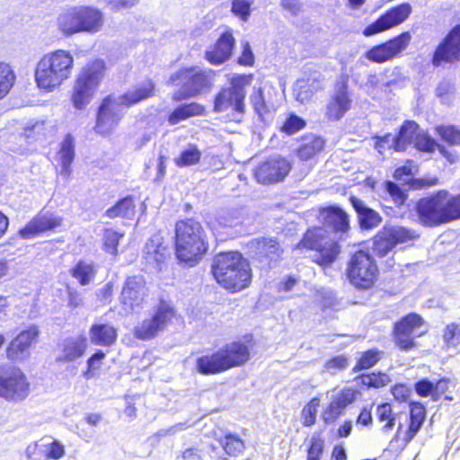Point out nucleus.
<instances>
[{
    "label": "nucleus",
    "mask_w": 460,
    "mask_h": 460,
    "mask_svg": "<svg viewBox=\"0 0 460 460\" xmlns=\"http://www.w3.org/2000/svg\"><path fill=\"white\" fill-rule=\"evenodd\" d=\"M425 419L426 408L424 404L418 401L411 402L409 403V422L403 438L405 443H409L414 438Z\"/></svg>",
    "instance_id": "nucleus-34"
},
{
    "label": "nucleus",
    "mask_w": 460,
    "mask_h": 460,
    "mask_svg": "<svg viewBox=\"0 0 460 460\" xmlns=\"http://www.w3.org/2000/svg\"><path fill=\"white\" fill-rule=\"evenodd\" d=\"M351 100L347 91V84L344 83L330 98L325 111V116L329 120H339L350 109Z\"/></svg>",
    "instance_id": "nucleus-32"
},
{
    "label": "nucleus",
    "mask_w": 460,
    "mask_h": 460,
    "mask_svg": "<svg viewBox=\"0 0 460 460\" xmlns=\"http://www.w3.org/2000/svg\"><path fill=\"white\" fill-rule=\"evenodd\" d=\"M14 80L15 75L10 66L0 62V100L9 93Z\"/></svg>",
    "instance_id": "nucleus-53"
},
{
    "label": "nucleus",
    "mask_w": 460,
    "mask_h": 460,
    "mask_svg": "<svg viewBox=\"0 0 460 460\" xmlns=\"http://www.w3.org/2000/svg\"><path fill=\"white\" fill-rule=\"evenodd\" d=\"M424 324L423 318L416 313H410L402 316L393 324L392 338L394 346L401 351L409 352L418 347L416 337L423 332L415 335V332Z\"/></svg>",
    "instance_id": "nucleus-11"
},
{
    "label": "nucleus",
    "mask_w": 460,
    "mask_h": 460,
    "mask_svg": "<svg viewBox=\"0 0 460 460\" xmlns=\"http://www.w3.org/2000/svg\"><path fill=\"white\" fill-rule=\"evenodd\" d=\"M254 75L252 73L248 74H234L229 80V86L227 88H232L233 92L237 93L239 94H243V97L245 99L246 91L245 88L249 86Z\"/></svg>",
    "instance_id": "nucleus-54"
},
{
    "label": "nucleus",
    "mask_w": 460,
    "mask_h": 460,
    "mask_svg": "<svg viewBox=\"0 0 460 460\" xmlns=\"http://www.w3.org/2000/svg\"><path fill=\"white\" fill-rule=\"evenodd\" d=\"M296 249L316 252L317 256L314 261L322 268L331 266L341 250L339 242L328 238L320 226L308 228L296 244Z\"/></svg>",
    "instance_id": "nucleus-9"
},
{
    "label": "nucleus",
    "mask_w": 460,
    "mask_h": 460,
    "mask_svg": "<svg viewBox=\"0 0 460 460\" xmlns=\"http://www.w3.org/2000/svg\"><path fill=\"white\" fill-rule=\"evenodd\" d=\"M411 6L409 3H402L387 9L376 21L366 26L362 34L370 37L388 31L402 23L411 14Z\"/></svg>",
    "instance_id": "nucleus-17"
},
{
    "label": "nucleus",
    "mask_w": 460,
    "mask_h": 460,
    "mask_svg": "<svg viewBox=\"0 0 460 460\" xmlns=\"http://www.w3.org/2000/svg\"><path fill=\"white\" fill-rule=\"evenodd\" d=\"M251 104L255 113L264 119L267 115L277 110V105L269 98L266 99L261 87L254 88L250 95Z\"/></svg>",
    "instance_id": "nucleus-43"
},
{
    "label": "nucleus",
    "mask_w": 460,
    "mask_h": 460,
    "mask_svg": "<svg viewBox=\"0 0 460 460\" xmlns=\"http://www.w3.org/2000/svg\"><path fill=\"white\" fill-rule=\"evenodd\" d=\"M105 64L102 60L96 59L89 62L80 71L75 82L95 93L105 75Z\"/></svg>",
    "instance_id": "nucleus-29"
},
{
    "label": "nucleus",
    "mask_w": 460,
    "mask_h": 460,
    "mask_svg": "<svg viewBox=\"0 0 460 460\" xmlns=\"http://www.w3.org/2000/svg\"><path fill=\"white\" fill-rule=\"evenodd\" d=\"M121 237L122 234H119L118 232L112 229H106L103 234L104 250L111 254H116L117 245Z\"/></svg>",
    "instance_id": "nucleus-62"
},
{
    "label": "nucleus",
    "mask_w": 460,
    "mask_h": 460,
    "mask_svg": "<svg viewBox=\"0 0 460 460\" xmlns=\"http://www.w3.org/2000/svg\"><path fill=\"white\" fill-rule=\"evenodd\" d=\"M143 279L141 277H131L127 282L121 292V304L125 313H140L142 310L143 298Z\"/></svg>",
    "instance_id": "nucleus-23"
},
{
    "label": "nucleus",
    "mask_w": 460,
    "mask_h": 460,
    "mask_svg": "<svg viewBox=\"0 0 460 460\" xmlns=\"http://www.w3.org/2000/svg\"><path fill=\"white\" fill-rule=\"evenodd\" d=\"M217 441L228 457L238 456L245 448L244 440L238 434L230 431L224 432Z\"/></svg>",
    "instance_id": "nucleus-40"
},
{
    "label": "nucleus",
    "mask_w": 460,
    "mask_h": 460,
    "mask_svg": "<svg viewBox=\"0 0 460 460\" xmlns=\"http://www.w3.org/2000/svg\"><path fill=\"white\" fill-rule=\"evenodd\" d=\"M93 95L94 93L90 90L83 87V85L77 84L76 82L74 83L71 100L75 109H84L90 103Z\"/></svg>",
    "instance_id": "nucleus-49"
},
{
    "label": "nucleus",
    "mask_w": 460,
    "mask_h": 460,
    "mask_svg": "<svg viewBox=\"0 0 460 460\" xmlns=\"http://www.w3.org/2000/svg\"><path fill=\"white\" fill-rule=\"evenodd\" d=\"M236 45L234 31L226 28L205 51V59L214 66H220L229 60Z\"/></svg>",
    "instance_id": "nucleus-19"
},
{
    "label": "nucleus",
    "mask_w": 460,
    "mask_h": 460,
    "mask_svg": "<svg viewBox=\"0 0 460 460\" xmlns=\"http://www.w3.org/2000/svg\"><path fill=\"white\" fill-rule=\"evenodd\" d=\"M236 63L244 67H252L255 65V56L252 46L248 41L241 43V52L237 57Z\"/></svg>",
    "instance_id": "nucleus-61"
},
{
    "label": "nucleus",
    "mask_w": 460,
    "mask_h": 460,
    "mask_svg": "<svg viewBox=\"0 0 460 460\" xmlns=\"http://www.w3.org/2000/svg\"><path fill=\"white\" fill-rule=\"evenodd\" d=\"M292 170V163L281 155H272L261 162L254 169L257 182L272 185L283 181Z\"/></svg>",
    "instance_id": "nucleus-15"
},
{
    "label": "nucleus",
    "mask_w": 460,
    "mask_h": 460,
    "mask_svg": "<svg viewBox=\"0 0 460 460\" xmlns=\"http://www.w3.org/2000/svg\"><path fill=\"white\" fill-rule=\"evenodd\" d=\"M345 276L354 288L367 291L376 286L380 270L372 253L358 249L349 255L346 263Z\"/></svg>",
    "instance_id": "nucleus-8"
},
{
    "label": "nucleus",
    "mask_w": 460,
    "mask_h": 460,
    "mask_svg": "<svg viewBox=\"0 0 460 460\" xmlns=\"http://www.w3.org/2000/svg\"><path fill=\"white\" fill-rule=\"evenodd\" d=\"M435 132L447 144H460V128L455 125H438Z\"/></svg>",
    "instance_id": "nucleus-52"
},
{
    "label": "nucleus",
    "mask_w": 460,
    "mask_h": 460,
    "mask_svg": "<svg viewBox=\"0 0 460 460\" xmlns=\"http://www.w3.org/2000/svg\"><path fill=\"white\" fill-rule=\"evenodd\" d=\"M355 381L363 390H378L387 386L392 382V379L385 372L371 371L359 373L355 377Z\"/></svg>",
    "instance_id": "nucleus-39"
},
{
    "label": "nucleus",
    "mask_w": 460,
    "mask_h": 460,
    "mask_svg": "<svg viewBox=\"0 0 460 460\" xmlns=\"http://www.w3.org/2000/svg\"><path fill=\"white\" fill-rule=\"evenodd\" d=\"M323 224L332 232L345 234L350 229L349 217L345 210L338 206H327L319 210Z\"/></svg>",
    "instance_id": "nucleus-30"
},
{
    "label": "nucleus",
    "mask_w": 460,
    "mask_h": 460,
    "mask_svg": "<svg viewBox=\"0 0 460 460\" xmlns=\"http://www.w3.org/2000/svg\"><path fill=\"white\" fill-rule=\"evenodd\" d=\"M175 317L174 306L165 300H160L146 326V340L155 338L164 332Z\"/></svg>",
    "instance_id": "nucleus-20"
},
{
    "label": "nucleus",
    "mask_w": 460,
    "mask_h": 460,
    "mask_svg": "<svg viewBox=\"0 0 460 460\" xmlns=\"http://www.w3.org/2000/svg\"><path fill=\"white\" fill-rule=\"evenodd\" d=\"M30 384L17 367L0 366V398L9 402H20L29 395Z\"/></svg>",
    "instance_id": "nucleus-10"
},
{
    "label": "nucleus",
    "mask_w": 460,
    "mask_h": 460,
    "mask_svg": "<svg viewBox=\"0 0 460 460\" xmlns=\"http://www.w3.org/2000/svg\"><path fill=\"white\" fill-rule=\"evenodd\" d=\"M74 146H61L57 155V161L61 164L62 169L60 174L66 177L70 175V164L75 156Z\"/></svg>",
    "instance_id": "nucleus-55"
},
{
    "label": "nucleus",
    "mask_w": 460,
    "mask_h": 460,
    "mask_svg": "<svg viewBox=\"0 0 460 460\" xmlns=\"http://www.w3.org/2000/svg\"><path fill=\"white\" fill-rule=\"evenodd\" d=\"M105 358V353L98 350L92 355L87 360V369L84 372L83 376L86 380L95 377L97 371L101 368L102 361Z\"/></svg>",
    "instance_id": "nucleus-60"
},
{
    "label": "nucleus",
    "mask_w": 460,
    "mask_h": 460,
    "mask_svg": "<svg viewBox=\"0 0 460 460\" xmlns=\"http://www.w3.org/2000/svg\"><path fill=\"white\" fill-rule=\"evenodd\" d=\"M207 114L206 107L197 102L182 103L175 107L167 117L171 125L178 124L192 117H201Z\"/></svg>",
    "instance_id": "nucleus-38"
},
{
    "label": "nucleus",
    "mask_w": 460,
    "mask_h": 460,
    "mask_svg": "<svg viewBox=\"0 0 460 460\" xmlns=\"http://www.w3.org/2000/svg\"><path fill=\"white\" fill-rule=\"evenodd\" d=\"M450 385L451 380L447 377H441L435 383L428 378H422L414 384V390L420 397L429 396L434 402L442 398L445 401L452 402L454 400L453 396L447 394L449 391Z\"/></svg>",
    "instance_id": "nucleus-25"
},
{
    "label": "nucleus",
    "mask_w": 460,
    "mask_h": 460,
    "mask_svg": "<svg viewBox=\"0 0 460 460\" xmlns=\"http://www.w3.org/2000/svg\"><path fill=\"white\" fill-rule=\"evenodd\" d=\"M201 153L195 146L188 148L175 159V164L179 167L191 166L198 164L200 160Z\"/></svg>",
    "instance_id": "nucleus-57"
},
{
    "label": "nucleus",
    "mask_w": 460,
    "mask_h": 460,
    "mask_svg": "<svg viewBox=\"0 0 460 460\" xmlns=\"http://www.w3.org/2000/svg\"><path fill=\"white\" fill-rule=\"evenodd\" d=\"M174 231L176 258L189 267L196 266L209 248L208 239L201 223L193 218L178 220Z\"/></svg>",
    "instance_id": "nucleus-4"
},
{
    "label": "nucleus",
    "mask_w": 460,
    "mask_h": 460,
    "mask_svg": "<svg viewBox=\"0 0 460 460\" xmlns=\"http://www.w3.org/2000/svg\"><path fill=\"white\" fill-rule=\"evenodd\" d=\"M87 349V340L84 336L79 335L69 337L60 344V350L57 361L72 363L81 358Z\"/></svg>",
    "instance_id": "nucleus-31"
},
{
    "label": "nucleus",
    "mask_w": 460,
    "mask_h": 460,
    "mask_svg": "<svg viewBox=\"0 0 460 460\" xmlns=\"http://www.w3.org/2000/svg\"><path fill=\"white\" fill-rule=\"evenodd\" d=\"M79 6H72L63 10L57 18V27L65 36H72L81 32Z\"/></svg>",
    "instance_id": "nucleus-36"
},
{
    "label": "nucleus",
    "mask_w": 460,
    "mask_h": 460,
    "mask_svg": "<svg viewBox=\"0 0 460 460\" xmlns=\"http://www.w3.org/2000/svg\"><path fill=\"white\" fill-rule=\"evenodd\" d=\"M67 293V305L71 308H79L84 305V298L83 295L75 288L68 287Z\"/></svg>",
    "instance_id": "nucleus-64"
},
{
    "label": "nucleus",
    "mask_w": 460,
    "mask_h": 460,
    "mask_svg": "<svg viewBox=\"0 0 460 460\" xmlns=\"http://www.w3.org/2000/svg\"><path fill=\"white\" fill-rule=\"evenodd\" d=\"M144 98V89L138 87L128 91L124 95H108L105 97L97 112L94 129L100 135H108L120 121L124 110L140 102Z\"/></svg>",
    "instance_id": "nucleus-7"
},
{
    "label": "nucleus",
    "mask_w": 460,
    "mask_h": 460,
    "mask_svg": "<svg viewBox=\"0 0 460 460\" xmlns=\"http://www.w3.org/2000/svg\"><path fill=\"white\" fill-rule=\"evenodd\" d=\"M320 403V397L314 396L305 404L301 411V423L304 427L309 428L316 423Z\"/></svg>",
    "instance_id": "nucleus-47"
},
{
    "label": "nucleus",
    "mask_w": 460,
    "mask_h": 460,
    "mask_svg": "<svg viewBox=\"0 0 460 460\" xmlns=\"http://www.w3.org/2000/svg\"><path fill=\"white\" fill-rule=\"evenodd\" d=\"M107 217L114 218L121 217L132 218L135 215V205L131 197H127L118 201L113 207L106 211Z\"/></svg>",
    "instance_id": "nucleus-46"
},
{
    "label": "nucleus",
    "mask_w": 460,
    "mask_h": 460,
    "mask_svg": "<svg viewBox=\"0 0 460 460\" xmlns=\"http://www.w3.org/2000/svg\"><path fill=\"white\" fill-rule=\"evenodd\" d=\"M411 40L409 31H402L400 34L370 47L365 52V58L376 64H384L399 57L407 49Z\"/></svg>",
    "instance_id": "nucleus-14"
},
{
    "label": "nucleus",
    "mask_w": 460,
    "mask_h": 460,
    "mask_svg": "<svg viewBox=\"0 0 460 460\" xmlns=\"http://www.w3.org/2000/svg\"><path fill=\"white\" fill-rule=\"evenodd\" d=\"M324 452V438L321 431L314 433L306 449V460L322 459Z\"/></svg>",
    "instance_id": "nucleus-51"
},
{
    "label": "nucleus",
    "mask_w": 460,
    "mask_h": 460,
    "mask_svg": "<svg viewBox=\"0 0 460 460\" xmlns=\"http://www.w3.org/2000/svg\"><path fill=\"white\" fill-rule=\"evenodd\" d=\"M255 346L254 335L245 333L198 357L195 368L202 376H215L241 367L251 360Z\"/></svg>",
    "instance_id": "nucleus-1"
},
{
    "label": "nucleus",
    "mask_w": 460,
    "mask_h": 460,
    "mask_svg": "<svg viewBox=\"0 0 460 460\" xmlns=\"http://www.w3.org/2000/svg\"><path fill=\"white\" fill-rule=\"evenodd\" d=\"M105 64L102 60L96 59L89 62L80 71L75 82L95 93L105 75Z\"/></svg>",
    "instance_id": "nucleus-28"
},
{
    "label": "nucleus",
    "mask_w": 460,
    "mask_h": 460,
    "mask_svg": "<svg viewBox=\"0 0 460 460\" xmlns=\"http://www.w3.org/2000/svg\"><path fill=\"white\" fill-rule=\"evenodd\" d=\"M376 420L382 424L381 429L387 433L391 431L396 423V413L390 402H381L376 409Z\"/></svg>",
    "instance_id": "nucleus-44"
},
{
    "label": "nucleus",
    "mask_w": 460,
    "mask_h": 460,
    "mask_svg": "<svg viewBox=\"0 0 460 460\" xmlns=\"http://www.w3.org/2000/svg\"><path fill=\"white\" fill-rule=\"evenodd\" d=\"M390 392L394 399L399 402H404L408 401L411 396V391L403 383H396L391 386Z\"/></svg>",
    "instance_id": "nucleus-63"
},
{
    "label": "nucleus",
    "mask_w": 460,
    "mask_h": 460,
    "mask_svg": "<svg viewBox=\"0 0 460 460\" xmlns=\"http://www.w3.org/2000/svg\"><path fill=\"white\" fill-rule=\"evenodd\" d=\"M216 72L198 66H183L172 73L169 83L177 87L171 99L174 102L197 97L210 91L215 83Z\"/></svg>",
    "instance_id": "nucleus-5"
},
{
    "label": "nucleus",
    "mask_w": 460,
    "mask_h": 460,
    "mask_svg": "<svg viewBox=\"0 0 460 460\" xmlns=\"http://www.w3.org/2000/svg\"><path fill=\"white\" fill-rule=\"evenodd\" d=\"M355 400L356 391L354 389L345 388L341 390L322 411L321 419L323 423H334Z\"/></svg>",
    "instance_id": "nucleus-21"
},
{
    "label": "nucleus",
    "mask_w": 460,
    "mask_h": 460,
    "mask_svg": "<svg viewBox=\"0 0 460 460\" xmlns=\"http://www.w3.org/2000/svg\"><path fill=\"white\" fill-rule=\"evenodd\" d=\"M384 190L389 195L395 207L402 208L405 205L409 198L406 190L401 188L392 181H386L384 182Z\"/></svg>",
    "instance_id": "nucleus-50"
},
{
    "label": "nucleus",
    "mask_w": 460,
    "mask_h": 460,
    "mask_svg": "<svg viewBox=\"0 0 460 460\" xmlns=\"http://www.w3.org/2000/svg\"><path fill=\"white\" fill-rule=\"evenodd\" d=\"M91 343L96 346L110 347L118 337L117 329L109 323H94L89 329Z\"/></svg>",
    "instance_id": "nucleus-37"
},
{
    "label": "nucleus",
    "mask_w": 460,
    "mask_h": 460,
    "mask_svg": "<svg viewBox=\"0 0 460 460\" xmlns=\"http://www.w3.org/2000/svg\"><path fill=\"white\" fill-rule=\"evenodd\" d=\"M39 330L35 325L21 332L6 349V356L12 360H20L27 358L29 349L36 342Z\"/></svg>",
    "instance_id": "nucleus-24"
},
{
    "label": "nucleus",
    "mask_w": 460,
    "mask_h": 460,
    "mask_svg": "<svg viewBox=\"0 0 460 460\" xmlns=\"http://www.w3.org/2000/svg\"><path fill=\"white\" fill-rule=\"evenodd\" d=\"M146 254L156 263L164 262L170 257V248L160 234L152 235L146 243Z\"/></svg>",
    "instance_id": "nucleus-41"
},
{
    "label": "nucleus",
    "mask_w": 460,
    "mask_h": 460,
    "mask_svg": "<svg viewBox=\"0 0 460 460\" xmlns=\"http://www.w3.org/2000/svg\"><path fill=\"white\" fill-rule=\"evenodd\" d=\"M415 213L420 225L438 227L460 219V193L452 194L447 190H438L419 199Z\"/></svg>",
    "instance_id": "nucleus-3"
},
{
    "label": "nucleus",
    "mask_w": 460,
    "mask_h": 460,
    "mask_svg": "<svg viewBox=\"0 0 460 460\" xmlns=\"http://www.w3.org/2000/svg\"><path fill=\"white\" fill-rule=\"evenodd\" d=\"M254 0H231L232 14L243 22H247L253 11Z\"/></svg>",
    "instance_id": "nucleus-48"
},
{
    "label": "nucleus",
    "mask_w": 460,
    "mask_h": 460,
    "mask_svg": "<svg viewBox=\"0 0 460 460\" xmlns=\"http://www.w3.org/2000/svg\"><path fill=\"white\" fill-rule=\"evenodd\" d=\"M73 66L74 58L69 51L58 49L45 54L35 68L37 85L47 92H53L70 77Z\"/></svg>",
    "instance_id": "nucleus-6"
},
{
    "label": "nucleus",
    "mask_w": 460,
    "mask_h": 460,
    "mask_svg": "<svg viewBox=\"0 0 460 460\" xmlns=\"http://www.w3.org/2000/svg\"><path fill=\"white\" fill-rule=\"evenodd\" d=\"M232 88L222 87L214 96L213 111L217 113L230 112L233 121L240 122L245 112V99L243 94L232 91Z\"/></svg>",
    "instance_id": "nucleus-18"
},
{
    "label": "nucleus",
    "mask_w": 460,
    "mask_h": 460,
    "mask_svg": "<svg viewBox=\"0 0 460 460\" xmlns=\"http://www.w3.org/2000/svg\"><path fill=\"white\" fill-rule=\"evenodd\" d=\"M439 182V179L437 176H424L421 178H411L406 181V185L409 190H423L436 187Z\"/></svg>",
    "instance_id": "nucleus-56"
},
{
    "label": "nucleus",
    "mask_w": 460,
    "mask_h": 460,
    "mask_svg": "<svg viewBox=\"0 0 460 460\" xmlns=\"http://www.w3.org/2000/svg\"><path fill=\"white\" fill-rule=\"evenodd\" d=\"M249 245L252 259L261 270H270L283 260L284 249L276 237L253 238Z\"/></svg>",
    "instance_id": "nucleus-12"
},
{
    "label": "nucleus",
    "mask_w": 460,
    "mask_h": 460,
    "mask_svg": "<svg viewBox=\"0 0 460 460\" xmlns=\"http://www.w3.org/2000/svg\"><path fill=\"white\" fill-rule=\"evenodd\" d=\"M444 342L447 347H456L460 344V325L456 323H451L446 325L443 335Z\"/></svg>",
    "instance_id": "nucleus-59"
},
{
    "label": "nucleus",
    "mask_w": 460,
    "mask_h": 460,
    "mask_svg": "<svg viewBox=\"0 0 460 460\" xmlns=\"http://www.w3.org/2000/svg\"><path fill=\"white\" fill-rule=\"evenodd\" d=\"M420 237L416 231L402 226L383 229L373 237L372 249L376 256L385 257L396 245L407 243Z\"/></svg>",
    "instance_id": "nucleus-13"
},
{
    "label": "nucleus",
    "mask_w": 460,
    "mask_h": 460,
    "mask_svg": "<svg viewBox=\"0 0 460 460\" xmlns=\"http://www.w3.org/2000/svg\"><path fill=\"white\" fill-rule=\"evenodd\" d=\"M305 121L296 114H289L280 127V131L287 135H294L305 127Z\"/></svg>",
    "instance_id": "nucleus-58"
},
{
    "label": "nucleus",
    "mask_w": 460,
    "mask_h": 460,
    "mask_svg": "<svg viewBox=\"0 0 460 460\" xmlns=\"http://www.w3.org/2000/svg\"><path fill=\"white\" fill-rule=\"evenodd\" d=\"M64 455V445L56 439L51 441L41 439L29 445L26 448L29 460H59Z\"/></svg>",
    "instance_id": "nucleus-26"
},
{
    "label": "nucleus",
    "mask_w": 460,
    "mask_h": 460,
    "mask_svg": "<svg viewBox=\"0 0 460 460\" xmlns=\"http://www.w3.org/2000/svg\"><path fill=\"white\" fill-rule=\"evenodd\" d=\"M430 60L434 67L460 62V23L447 31L433 50Z\"/></svg>",
    "instance_id": "nucleus-16"
},
{
    "label": "nucleus",
    "mask_w": 460,
    "mask_h": 460,
    "mask_svg": "<svg viewBox=\"0 0 460 460\" xmlns=\"http://www.w3.org/2000/svg\"><path fill=\"white\" fill-rule=\"evenodd\" d=\"M384 358V351L377 348L366 349L358 354L352 367L353 373H361L376 367Z\"/></svg>",
    "instance_id": "nucleus-42"
},
{
    "label": "nucleus",
    "mask_w": 460,
    "mask_h": 460,
    "mask_svg": "<svg viewBox=\"0 0 460 460\" xmlns=\"http://www.w3.org/2000/svg\"><path fill=\"white\" fill-rule=\"evenodd\" d=\"M62 221V217L49 212L40 213L18 231V235L22 239H32L41 233L60 226Z\"/></svg>",
    "instance_id": "nucleus-22"
},
{
    "label": "nucleus",
    "mask_w": 460,
    "mask_h": 460,
    "mask_svg": "<svg viewBox=\"0 0 460 460\" xmlns=\"http://www.w3.org/2000/svg\"><path fill=\"white\" fill-rule=\"evenodd\" d=\"M73 278L76 279L80 285L86 286L90 284L95 275L96 270L93 263L80 261L70 271Z\"/></svg>",
    "instance_id": "nucleus-45"
},
{
    "label": "nucleus",
    "mask_w": 460,
    "mask_h": 460,
    "mask_svg": "<svg viewBox=\"0 0 460 460\" xmlns=\"http://www.w3.org/2000/svg\"><path fill=\"white\" fill-rule=\"evenodd\" d=\"M210 273L217 284L229 294L247 289L253 278L250 261L238 251L217 253L212 259Z\"/></svg>",
    "instance_id": "nucleus-2"
},
{
    "label": "nucleus",
    "mask_w": 460,
    "mask_h": 460,
    "mask_svg": "<svg viewBox=\"0 0 460 460\" xmlns=\"http://www.w3.org/2000/svg\"><path fill=\"white\" fill-rule=\"evenodd\" d=\"M349 203L357 213L358 222L361 229L370 230L377 227L382 222V217L375 209L367 207L356 196L349 198Z\"/></svg>",
    "instance_id": "nucleus-33"
},
{
    "label": "nucleus",
    "mask_w": 460,
    "mask_h": 460,
    "mask_svg": "<svg viewBox=\"0 0 460 460\" xmlns=\"http://www.w3.org/2000/svg\"><path fill=\"white\" fill-rule=\"evenodd\" d=\"M394 144H438L420 125L412 119H405L397 135L394 138Z\"/></svg>",
    "instance_id": "nucleus-27"
},
{
    "label": "nucleus",
    "mask_w": 460,
    "mask_h": 460,
    "mask_svg": "<svg viewBox=\"0 0 460 460\" xmlns=\"http://www.w3.org/2000/svg\"><path fill=\"white\" fill-rule=\"evenodd\" d=\"M81 32L96 33L103 26V13L97 8L79 5Z\"/></svg>",
    "instance_id": "nucleus-35"
}]
</instances>
